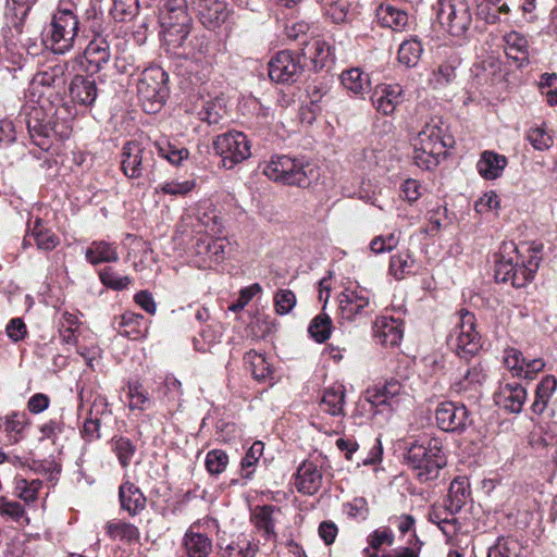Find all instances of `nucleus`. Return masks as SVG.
<instances>
[{"mask_svg": "<svg viewBox=\"0 0 557 557\" xmlns=\"http://www.w3.org/2000/svg\"><path fill=\"white\" fill-rule=\"evenodd\" d=\"M453 139L446 135V128L438 117H432L412 139L414 163L423 169L435 168L440 159L446 154Z\"/></svg>", "mask_w": 557, "mask_h": 557, "instance_id": "obj_3", "label": "nucleus"}, {"mask_svg": "<svg viewBox=\"0 0 557 557\" xmlns=\"http://www.w3.org/2000/svg\"><path fill=\"white\" fill-rule=\"evenodd\" d=\"M111 445L120 465L123 468H127L136 453V445L129 438L124 436L113 437Z\"/></svg>", "mask_w": 557, "mask_h": 557, "instance_id": "obj_50", "label": "nucleus"}, {"mask_svg": "<svg viewBox=\"0 0 557 557\" xmlns=\"http://www.w3.org/2000/svg\"><path fill=\"white\" fill-rule=\"evenodd\" d=\"M406 462L416 471L420 482L425 483L437 479L440 471L447 463L442 441L425 436L412 442L407 448Z\"/></svg>", "mask_w": 557, "mask_h": 557, "instance_id": "obj_5", "label": "nucleus"}, {"mask_svg": "<svg viewBox=\"0 0 557 557\" xmlns=\"http://www.w3.org/2000/svg\"><path fill=\"white\" fill-rule=\"evenodd\" d=\"M144 317L140 313L126 311L120 317L119 333L131 339H138L146 335L147 327L144 326Z\"/></svg>", "mask_w": 557, "mask_h": 557, "instance_id": "obj_39", "label": "nucleus"}, {"mask_svg": "<svg viewBox=\"0 0 557 557\" xmlns=\"http://www.w3.org/2000/svg\"><path fill=\"white\" fill-rule=\"evenodd\" d=\"M333 322L329 314L321 312L310 322L308 332L317 343H324L330 338Z\"/></svg>", "mask_w": 557, "mask_h": 557, "instance_id": "obj_48", "label": "nucleus"}, {"mask_svg": "<svg viewBox=\"0 0 557 557\" xmlns=\"http://www.w3.org/2000/svg\"><path fill=\"white\" fill-rule=\"evenodd\" d=\"M70 97L79 104L89 107L94 104L98 97V88L92 77L75 75L70 84Z\"/></svg>", "mask_w": 557, "mask_h": 557, "instance_id": "obj_25", "label": "nucleus"}, {"mask_svg": "<svg viewBox=\"0 0 557 557\" xmlns=\"http://www.w3.org/2000/svg\"><path fill=\"white\" fill-rule=\"evenodd\" d=\"M99 277L101 283L114 290L125 289L132 282L127 275H120L112 268H104L100 273Z\"/></svg>", "mask_w": 557, "mask_h": 557, "instance_id": "obj_56", "label": "nucleus"}, {"mask_svg": "<svg viewBox=\"0 0 557 557\" xmlns=\"http://www.w3.org/2000/svg\"><path fill=\"white\" fill-rule=\"evenodd\" d=\"M28 426V419L25 412L12 411L0 417V429L10 445H16L25 438V431Z\"/></svg>", "mask_w": 557, "mask_h": 557, "instance_id": "obj_26", "label": "nucleus"}, {"mask_svg": "<svg viewBox=\"0 0 557 557\" xmlns=\"http://www.w3.org/2000/svg\"><path fill=\"white\" fill-rule=\"evenodd\" d=\"M108 404L104 398L97 396L89 410V418L86 419L83 425V436L91 442L100 437V419L99 414H103L107 411Z\"/></svg>", "mask_w": 557, "mask_h": 557, "instance_id": "obj_33", "label": "nucleus"}, {"mask_svg": "<svg viewBox=\"0 0 557 557\" xmlns=\"http://www.w3.org/2000/svg\"><path fill=\"white\" fill-rule=\"evenodd\" d=\"M194 45L196 51L193 53V58L195 59V61L203 63V67L211 66L209 41L203 36L196 37Z\"/></svg>", "mask_w": 557, "mask_h": 557, "instance_id": "obj_64", "label": "nucleus"}, {"mask_svg": "<svg viewBox=\"0 0 557 557\" xmlns=\"http://www.w3.org/2000/svg\"><path fill=\"white\" fill-rule=\"evenodd\" d=\"M85 257L92 265L116 262L119 260L117 247L114 243L94 240L87 247Z\"/></svg>", "mask_w": 557, "mask_h": 557, "instance_id": "obj_30", "label": "nucleus"}, {"mask_svg": "<svg viewBox=\"0 0 557 557\" xmlns=\"http://www.w3.org/2000/svg\"><path fill=\"white\" fill-rule=\"evenodd\" d=\"M128 397L131 409L145 410L149 403L148 393L139 382L128 384Z\"/></svg>", "mask_w": 557, "mask_h": 557, "instance_id": "obj_60", "label": "nucleus"}, {"mask_svg": "<svg viewBox=\"0 0 557 557\" xmlns=\"http://www.w3.org/2000/svg\"><path fill=\"white\" fill-rule=\"evenodd\" d=\"M159 154L166 159L173 165H180L188 159L189 151L185 147H177L168 139H161L154 143Z\"/></svg>", "mask_w": 557, "mask_h": 557, "instance_id": "obj_47", "label": "nucleus"}, {"mask_svg": "<svg viewBox=\"0 0 557 557\" xmlns=\"http://www.w3.org/2000/svg\"><path fill=\"white\" fill-rule=\"evenodd\" d=\"M228 465V456L222 449H212L207 453L206 468L210 474H221Z\"/></svg>", "mask_w": 557, "mask_h": 557, "instance_id": "obj_57", "label": "nucleus"}, {"mask_svg": "<svg viewBox=\"0 0 557 557\" xmlns=\"http://www.w3.org/2000/svg\"><path fill=\"white\" fill-rule=\"evenodd\" d=\"M337 313L341 320L352 322L374 311L371 292L358 284H349L337 296Z\"/></svg>", "mask_w": 557, "mask_h": 557, "instance_id": "obj_9", "label": "nucleus"}, {"mask_svg": "<svg viewBox=\"0 0 557 557\" xmlns=\"http://www.w3.org/2000/svg\"><path fill=\"white\" fill-rule=\"evenodd\" d=\"M84 57L86 61L95 67L101 70L111 59L110 45L106 38L96 36L85 48Z\"/></svg>", "mask_w": 557, "mask_h": 557, "instance_id": "obj_31", "label": "nucleus"}, {"mask_svg": "<svg viewBox=\"0 0 557 557\" xmlns=\"http://www.w3.org/2000/svg\"><path fill=\"white\" fill-rule=\"evenodd\" d=\"M25 115L29 116V119L26 120V125L34 144L41 149H46L48 147L47 137L49 135V128L40 122V116L42 115L41 109L33 107L29 112H25Z\"/></svg>", "mask_w": 557, "mask_h": 557, "instance_id": "obj_35", "label": "nucleus"}, {"mask_svg": "<svg viewBox=\"0 0 557 557\" xmlns=\"http://www.w3.org/2000/svg\"><path fill=\"white\" fill-rule=\"evenodd\" d=\"M373 334L379 344L394 347L403 338L401 322L392 317H380L374 322Z\"/></svg>", "mask_w": 557, "mask_h": 557, "instance_id": "obj_22", "label": "nucleus"}, {"mask_svg": "<svg viewBox=\"0 0 557 557\" xmlns=\"http://www.w3.org/2000/svg\"><path fill=\"white\" fill-rule=\"evenodd\" d=\"M106 533L113 541L131 544L139 540L138 528L121 519H113L106 524Z\"/></svg>", "mask_w": 557, "mask_h": 557, "instance_id": "obj_34", "label": "nucleus"}, {"mask_svg": "<svg viewBox=\"0 0 557 557\" xmlns=\"http://www.w3.org/2000/svg\"><path fill=\"white\" fill-rule=\"evenodd\" d=\"M296 306V296L290 289H280L274 296L276 313L283 315L289 313Z\"/></svg>", "mask_w": 557, "mask_h": 557, "instance_id": "obj_61", "label": "nucleus"}, {"mask_svg": "<svg viewBox=\"0 0 557 557\" xmlns=\"http://www.w3.org/2000/svg\"><path fill=\"white\" fill-rule=\"evenodd\" d=\"M304 66L299 54L280 51L269 63V76L276 83H293L300 76Z\"/></svg>", "mask_w": 557, "mask_h": 557, "instance_id": "obj_15", "label": "nucleus"}, {"mask_svg": "<svg viewBox=\"0 0 557 557\" xmlns=\"http://www.w3.org/2000/svg\"><path fill=\"white\" fill-rule=\"evenodd\" d=\"M332 54L331 46L321 39H314L301 50V58L309 60L314 70L322 69Z\"/></svg>", "mask_w": 557, "mask_h": 557, "instance_id": "obj_37", "label": "nucleus"}, {"mask_svg": "<svg viewBox=\"0 0 557 557\" xmlns=\"http://www.w3.org/2000/svg\"><path fill=\"white\" fill-rule=\"evenodd\" d=\"M448 344L462 359H469L479 352L482 343L472 312L467 310L459 312V321L449 335Z\"/></svg>", "mask_w": 557, "mask_h": 557, "instance_id": "obj_8", "label": "nucleus"}, {"mask_svg": "<svg viewBox=\"0 0 557 557\" xmlns=\"http://www.w3.org/2000/svg\"><path fill=\"white\" fill-rule=\"evenodd\" d=\"M66 63H59L44 71L38 72L33 79L35 85L61 88L65 85Z\"/></svg>", "mask_w": 557, "mask_h": 557, "instance_id": "obj_41", "label": "nucleus"}, {"mask_svg": "<svg viewBox=\"0 0 557 557\" xmlns=\"http://www.w3.org/2000/svg\"><path fill=\"white\" fill-rule=\"evenodd\" d=\"M470 496V485L468 479L465 476H458L450 483L446 508L450 513H457L466 505L468 497Z\"/></svg>", "mask_w": 557, "mask_h": 557, "instance_id": "obj_32", "label": "nucleus"}, {"mask_svg": "<svg viewBox=\"0 0 557 557\" xmlns=\"http://www.w3.org/2000/svg\"><path fill=\"white\" fill-rule=\"evenodd\" d=\"M507 166V158L495 151L485 150L476 163V170L484 180L498 178Z\"/></svg>", "mask_w": 557, "mask_h": 557, "instance_id": "obj_27", "label": "nucleus"}, {"mask_svg": "<svg viewBox=\"0 0 557 557\" xmlns=\"http://www.w3.org/2000/svg\"><path fill=\"white\" fill-rule=\"evenodd\" d=\"M262 173L271 181L288 186L308 188L320 176L315 164L287 154H274L265 162Z\"/></svg>", "mask_w": 557, "mask_h": 557, "instance_id": "obj_4", "label": "nucleus"}, {"mask_svg": "<svg viewBox=\"0 0 557 557\" xmlns=\"http://www.w3.org/2000/svg\"><path fill=\"white\" fill-rule=\"evenodd\" d=\"M345 388L343 385H333L323 393L320 406L323 411L332 416L344 414Z\"/></svg>", "mask_w": 557, "mask_h": 557, "instance_id": "obj_40", "label": "nucleus"}, {"mask_svg": "<svg viewBox=\"0 0 557 557\" xmlns=\"http://www.w3.org/2000/svg\"><path fill=\"white\" fill-rule=\"evenodd\" d=\"M437 18L442 27L453 36H461L472 20L469 5L462 0H438Z\"/></svg>", "mask_w": 557, "mask_h": 557, "instance_id": "obj_11", "label": "nucleus"}, {"mask_svg": "<svg viewBox=\"0 0 557 557\" xmlns=\"http://www.w3.org/2000/svg\"><path fill=\"white\" fill-rule=\"evenodd\" d=\"M527 389L519 383H506L496 394L495 401L509 412H521L527 400Z\"/></svg>", "mask_w": 557, "mask_h": 557, "instance_id": "obj_21", "label": "nucleus"}, {"mask_svg": "<svg viewBox=\"0 0 557 557\" xmlns=\"http://www.w3.org/2000/svg\"><path fill=\"white\" fill-rule=\"evenodd\" d=\"M416 261L408 251H401L391 257L389 273L396 278L401 280L406 275L413 273Z\"/></svg>", "mask_w": 557, "mask_h": 557, "instance_id": "obj_46", "label": "nucleus"}, {"mask_svg": "<svg viewBox=\"0 0 557 557\" xmlns=\"http://www.w3.org/2000/svg\"><path fill=\"white\" fill-rule=\"evenodd\" d=\"M0 515L17 521L24 517L25 510L18 502L9 500L7 497L0 496Z\"/></svg>", "mask_w": 557, "mask_h": 557, "instance_id": "obj_63", "label": "nucleus"}, {"mask_svg": "<svg viewBox=\"0 0 557 557\" xmlns=\"http://www.w3.org/2000/svg\"><path fill=\"white\" fill-rule=\"evenodd\" d=\"M399 243V236L396 233H389L386 235L375 236L369 245L370 250L375 253H384L392 251L397 247Z\"/></svg>", "mask_w": 557, "mask_h": 557, "instance_id": "obj_58", "label": "nucleus"}, {"mask_svg": "<svg viewBox=\"0 0 557 557\" xmlns=\"http://www.w3.org/2000/svg\"><path fill=\"white\" fill-rule=\"evenodd\" d=\"M153 165L152 151L137 141H128L122 150L121 166L129 178H138L148 173Z\"/></svg>", "mask_w": 557, "mask_h": 557, "instance_id": "obj_13", "label": "nucleus"}, {"mask_svg": "<svg viewBox=\"0 0 557 557\" xmlns=\"http://www.w3.org/2000/svg\"><path fill=\"white\" fill-rule=\"evenodd\" d=\"M326 16H329L334 23L345 22L348 14V1L347 0H319Z\"/></svg>", "mask_w": 557, "mask_h": 557, "instance_id": "obj_55", "label": "nucleus"}, {"mask_svg": "<svg viewBox=\"0 0 557 557\" xmlns=\"http://www.w3.org/2000/svg\"><path fill=\"white\" fill-rule=\"evenodd\" d=\"M341 82L344 88L355 96H363L370 90L369 75L358 67L344 71L341 75Z\"/></svg>", "mask_w": 557, "mask_h": 557, "instance_id": "obj_38", "label": "nucleus"}, {"mask_svg": "<svg viewBox=\"0 0 557 557\" xmlns=\"http://www.w3.org/2000/svg\"><path fill=\"white\" fill-rule=\"evenodd\" d=\"M525 139L537 151H546L554 145V137L545 123L531 126L525 133Z\"/></svg>", "mask_w": 557, "mask_h": 557, "instance_id": "obj_44", "label": "nucleus"}, {"mask_svg": "<svg viewBox=\"0 0 557 557\" xmlns=\"http://www.w3.org/2000/svg\"><path fill=\"white\" fill-rule=\"evenodd\" d=\"M460 64V60L457 55H450L444 61L433 73L432 83L435 87H443L451 83L456 77V69Z\"/></svg>", "mask_w": 557, "mask_h": 557, "instance_id": "obj_49", "label": "nucleus"}, {"mask_svg": "<svg viewBox=\"0 0 557 557\" xmlns=\"http://www.w3.org/2000/svg\"><path fill=\"white\" fill-rule=\"evenodd\" d=\"M524 359L523 354L516 348L505 350L504 363L516 376H519V372L522 371Z\"/></svg>", "mask_w": 557, "mask_h": 557, "instance_id": "obj_62", "label": "nucleus"}, {"mask_svg": "<svg viewBox=\"0 0 557 557\" xmlns=\"http://www.w3.org/2000/svg\"><path fill=\"white\" fill-rule=\"evenodd\" d=\"M222 557H256L260 542L251 533L232 534L228 539L219 541Z\"/></svg>", "mask_w": 557, "mask_h": 557, "instance_id": "obj_16", "label": "nucleus"}, {"mask_svg": "<svg viewBox=\"0 0 557 557\" xmlns=\"http://www.w3.org/2000/svg\"><path fill=\"white\" fill-rule=\"evenodd\" d=\"M280 515L281 509L276 506H257L251 513V521L264 539L275 540V523Z\"/></svg>", "mask_w": 557, "mask_h": 557, "instance_id": "obj_23", "label": "nucleus"}, {"mask_svg": "<svg viewBox=\"0 0 557 557\" xmlns=\"http://www.w3.org/2000/svg\"><path fill=\"white\" fill-rule=\"evenodd\" d=\"M322 482V470L313 461L306 460L298 467L295 486L299 493L313 495L321 488Z\"/></svg>", "mask_w": 557, "mask_h": 557, "instance_id": "obj_20", "label": "nucleus"}, {"mask_svg": "<svg viewBox=\"0 0 557 557\" xmlns=\"http://www.w3.org/2000/svg\"><path fill=\"white\" fill-rule=\"evenodd\" d=\"M188 557H208L212 552V540L199 531V523H193L183 537Z\"/></svg>", "mask_w": 557, "mask_h": 557, "instance_id": "obj_24", "label": "nucleus"}, {"mask_svg": "<svg viewBox=\"0 0 557 557\" xmlns=\"http://www.w3.org/2000/svg\"><path fill=\"white\" fill-rule=\"evenodd\" d=\"M160 18L164 40L169 46L181 47L187 39L193 26L187 1L168 0Z\"/></svg>", "mask_w": 557, "mask_h": 557, "instance_id": "obj_7", "label": "nucleus"}, {"mask_svg": "<svg viewBox=\"0 0 557 557\" xmlns=\"http://www.w3.org/2000/svg\"><path fill=\"white\" fill-rule=\"evenodd\" d=\"M79 24L75 4L61 0L42 29L45 48L59 55L75 49L81 40Z\"/></svg>", "mask_w": 557, "mask_h": 557, "instance_id": "obj_2", "label": "nucleus"}, {"mask_svg": "<svg viewBox=\"0 0 557 557\" xmlns=\"http://www.w3.org/2000/svg\"><path fill=\"white\" fill-rule=\"evenodd\" d=\"M213 149L221 157L222 166L231 170L251 156V145L247 136L237 131L218 135Z\"/></svg>", "mask_w": 557, "mask_h": 557, "instance_id": "obj_10", "label": "nucleus"}, {"mask_svg": "<svg viewBox=\"0 0 557 557\" xmlns=\"http://www.w3.org/2000/svg\"><path fill=\"white\" fill-rule=\"evenodd\" d=\"M200 22L207 28L221 26L228 17V5L224 0H191Z\"/></svg>", "mask_w": 557, "mask_h": 557, "instance_id": "obj_17", "label": "nucleus"}, {"mask_svg": "<svg viewBox=\"0 0 557 557\" xmlns=\"http://www.w3.org/2000/svg\"><path fill=\"white\" fill-rule=\"evenodd\" d=\"M422 53L420 41L410 39L404 41L398 49V61L407 67H413L418 64Z\"/></svg>", "mask_w": 557, "mask_h": 557, "instance_id": "obj_53", "label": "nucleus"}, {"mask_svg": "<svg viewBox=\"0 0 557 557\" xmlns=\"http://www.w3.org/2000/svg\"><path fill=\"white\" fill-rule=\"evenodd\" d=\"M264 444L260 441H256L250 448L246 451L242 459V476L244 479H251L255 473L256 466L263 455Z\"/></svg>", "mask_w": 557, "mask_h": 557, "instance_id": "obj_52", "label": "nucleus"}, {"mask_svg": "<svg viewBox=\"0 0 557 557\" xmlns=\"http://www.w3.org/2000/svg\"><path fill=\"white\" fill-rule=\"evenodd\" d=\"M34 240L41 250H52L59 245V237L40 221H36L30 232L26 235L25 242Z\"/></svg>", "mask_w": 557, "mask_h": 557, "instance_id": "obj_42", "label": "nucleus"}, {"mask_svg": "<svg viewBox=\"0 0 557 557\" xmlns=\"http://www.w3.org/2000/svg\"><path fill=\"white\" fill-rule=\"evenodd\" d=\"M436 425L445 432L463 433L472 420L468 408L461 403L443 401L435 409Z\"/></svg>", "mask_w": 557, "mask_h": 557, "instance_id": "obj_12", "label": "nucleus"}, {"mask_svg": "<svg viewBox=\"0 0 557 557\" xmlns=\"http://www.w3.org/2000/svg\"><path fill=\"white\" fill-rule=\"evenodd\" d=\"M401 393V384L397 380H389L368 388L364 399L373 407L388 406L393 410L397 407Z\"/></svg>", "mask_w": 557, "mask_h": 557, "instance_id": "obj_19", "label": "nucleus"}, {"mask_svg": "<svg viewBox=\"0 0 557 557\" xmlns=\"http://www.w3.org/2000/svg\"><path fill=\"white\" fill-rule=\"evenodd\" d=\"M244 362L255 380L267 382L273 379L271 364L264 355L256 350H249L245 354Z\"/></svg>", "mask_w": 557, "mask_h": 557, "instance_id": "obj_36", "label": "nucleus"}, {"mask_svg": "<svg viewBox=\"0 0 557 557\" xmlns=\"http://www.w3.org/2000/svg\"><path fill=\"white\" fill-rule=\"evenodd\" d=\"M485 377L486 375L481 367H472L467 370V372L463 375V379L458 383V391L466 392L470 389H476V387L484 382Z\"/></svg>", "mask_w": 557, "mask_h": 557, "instance_id": "obj_59", "label": "nucleus"}, {"mask_svg": "<svg viewBox=\"0 0 557 557\" xmlns=\"http://www.w3.org/2000/svg\"><path fill=\"white\" fill-rule=\"evenodd\" d=\"M42 487L40 480H26L23 476L14 478V495L26 504L34 503Z\"/></svg>", "mask_w": 557, "mask_h": 557, "instance_id": "obj_43", "label": "nucleus"}, {"mask_svg": "<svg viewBox=\"0 0 557 557\" xmlns=\"http://www.w3.org/2000/svg\"><path fill=\"white\" fill-rule=\"evenodd\" d=\"M121 508L131 516H136L146 507V497L133 483L126 481L119 488Z\"/></svg>", "mask_w": 557, "mask_h": 557, "instance_id": "obj_28", "label": "nucleus"}, {"mask_svg": "<svg viewBox=\"0 0 557 557\" xmlns=\"http://www.w3.org/2000/svg\"><path fill=\"white\" fill-rule=\"evenodd\" d=\"M138 9V0H113V5L110 12L115 21L123 22L135 16Z\"/></svg>", "mask_w": 557, "mask_h": 557, "instance_id": "obj_54", "label": "nucleus"}, {"mask_svg": "<svg viewBox=\"0 0 557 557\" xmlns=\"http://www.w3.org/2000/svg\"><path fill=\"white\" fill-rule=\"evenodd\" d=\"M542 249V244L536 243H503L495 261L496 281L517 288L525 286L539 270Z\"/></svg>", "mask_w": 557, "mask_h": 557, "instance_id": "obj_1", "label": "nucleus"}, {"mask_svg": "<svg viewBox=\"0 0 557 557\" xmlns=\"http://www.w3.org/2000/svg\"><path fill=\"white\" fill-rule=\"evenodd\" d=\"M404 100V91L398 84L377 85L371 96L375 110L384 115L392 114Z\"/></svg>", "mask_w": 557, "mask_h": 557, "instance_id": "obj_18", "label": "nucleus"}, {"mask_svg": "<svg viewBox=\"0 0 557 557\" xmlns=\"http://www.w3.org/2000/svg\"><path fill=\"white\" fill-rule=\"evenodd\" d=\"M227 246L228 243L225 238H213L212 235L201 236L193 248V263L199 269L216 265L224 260Z\"/></svg>", "mask_w": 557, "mask_h": 557, "instance_id": "obj_14", "label": "nucleus"}, {"mask_svg": "<svg viewBox=\"0 0 557 557\" xmlns=\"http://www.w3.org/2000/svg\"><path fill=\"white\" fill-rule=\"evenodd\" d=\"M226 113L225 107L220 99L206 101L202 108L198 111V116L201 121L209 125L219 124Z\"/></svg>", "mask_w": 557, "mask_h": 557, "instance_id": "obj_51", "label": "nucleus"}, {"mask_svg": "<svg viewBox=\"0 0 557 557\" xmlns=\"http://www.w3.org/2000/svg\"><path fill=\"white\" fill-rule=\"evenodd\" d=\"M505 53L518 66L529 64V41L518 32H510L504 36Z\"/></svg>", "mask_w": 557, "mask_h": 557, "instance_id": "obj_29", "label": "nucleus"}, {"mask_svg": "<svg viewBox=\"0 0 557 557\" xmlns=\"http://www.w3.org/2000/svg\"><path fill=\"white\" fill-rule=\"evenodd\" d=\"M169 75L161 66L145 69L137 82V95L147 113L158 112L169 97Z\"/></svg>", "mask_w": 557, "mask_h": 557, "instance_id": "obj_6", "label": "nucleus"}, {"mask_svg": "<svg viewBox=\"0 0 557 557\" xmlns=\"http://www.w3.org/2000/svg\"><path fill=\"white\" fill-rule=\"evenodd\" d=\"M197 220L203 226L207 235H220L223 231L222 219L211 205L198 209Z\"/></svg>", "mask_w": 557, "mask_h": 557, "instance_id": "obj_45", "label": "nucleus"}]
</instances>
